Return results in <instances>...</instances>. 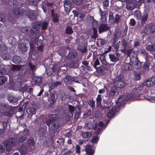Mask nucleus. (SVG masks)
<instances>
[{
	"label": "nucleus",
	"instance_id": "f257e3e1",
	"mask_svg": "<svg viewBox=\"0 0 155 155\" xmlns=\"http://www.w3.org/2000/svg\"><path fill=\"white\" fill-rule=\"evenodd\" d=\"M17 143V139L12 137L9 138L4 142L6 150L8 151H10L12 149V147L15 146Z\"/></svg>",
	"mask_w": 155,
	"mask_h": 155
},
{
	"label": "nucleus",
	"instance_id": "f03ea898",
	"mask_svg": "<svg viewBox=\"0 0 155 155\" xmlns=\"http://www.w3.org/2000/svg\"><path fill=\"white\" fill-rule=\"evenodd\" d=\"M119 77L121 79H122L123 78V77L122 75H119L116 78V80L114 81L113 85L119 88H122L124 86L125 84L123 80L120 81V80H119Z\"/></svg>",
	"mask_w": 155,
	"mask_h": 155
},
{
	"label": "nucleus",
	"instance_id": "7ed1b4c3",
	"mask_svg": "<svg viewBox=\"0 0 155 155\" xmlns=\"http://www.w3.org/2000/svg\"><path fill=\"white\" fill-rule=\"evenodd\" d=\"M137 3L138 2L136 0H127L126 8L129 10H132L136 7Z\"/></svg>",
	"mask_w": 155,
	"mask_h": 155
},
{
	"label": "nucleus",
	"instance_id": "20e7f679",
	"mask_svg": "<svg viewBox=\"0 0 155 155\" xmlns=\"http://www.w3.org/2000/svg\"><path fill=\"white\" fill-rule=\"evenodd\" d=\"M155 84V76L147 80L143 84V86H146L148 87H151Z\"/></svg>",
	"mask_w": 155,
	"mask_h": 155
},
{
	"label": "nucleus",
	"instance_id": "39448f33",
	"mask_svg": "<svg viewBox=\"0 0 155 155\" xmlns=\"http://www.w3.org/2000/svg\"><path fill=\"white\" fill-rule=\"evenodd\" d=\"M119 109L116 107H114L107 114V116L108 118H112L114 115L115 113L119 111Z\"/></svg>",
	"mask_w": 155,
	"mask_h": 155
},
{
	"label": "nucleus",
	"instance_id": "423d86ee",
	"mask_svg": "<svg viewBox=\"0 0 155 155\" xmlns=\"http://www.w3.org/2000/svg\"><path fill=\"white\" fill-rule=\"evenodd\" d=\"M74 80V78L71 77V76L68 75L64 78V81L66 85H68L71 84Z\"/></svg>",
	"mask_w": 155,
	"mask_h": 155
},
{
	"label": "nucleus",
	"instance_id": "0eeeda50",
	"mask_svg": "<svg viewBox=\"0 0 155 155\" xmlns=\"http://www.w3.org/2000/svg\"><path fill=\"white\" fill-rule=\"evenodd\" d=\"M144 31L147 34L153 32L155 31V25H152L146 27Z\"/></svg>",
	"mask_w": 155,
	"mask_h": 155
},
{
	"label": "nucleus",
	"instance_id": "6e6552de",
	"mask_svg": "<svg viewBox=\"0 0 155 155\" xmlns=\"http://www.w3.org/2000/svg\"><path fill=\"white\" fill-rule=\"evenodd\" d=\"M117 89L114 85L110 89L108 93L109 95L112 97H115L117 94Z\"/></svg>",
	"mask_w": 155,
	"mask_h": 155
},
{
	"label": "nucleus",
	"instance_id": "1a4fd4ad",
	"mask_svg": "<svg viewBox=\"0 0 155 155\" xmlns=\"http://www.w3.org/2000/svg\"><path fill=\"white\" fill-rule=\"evenodd\" d=\"M109 27L106 24H102L100 25L98 29L99 33L100 34L102 32L106 31L108 30Z\"/></svg>",
	"mask_w": 155,
	"mask_h": 155
},
{
	"label": "nucleus",
	"instance_id": "9d476101",
	"mask_svg": "<svg viewBox=\"0 0 155 155\" xmlns=\"http://www.w3.org/2000/svg\"><path fill=\"white\" fill-rule=\"evenodd\" d=\"M85 150L86 153L88 155H93L94 151L92 149V146L90 145H87L85 147Z\"/></svg>",
	"mask_w": 155,
	"mask_h": 155
},
{
	"label": "nucleus",
	"instance_id": "9b49d317",
	"mask_svg": "<svg viewBox=\"0 0 155 155\" xmlns=\"http://www.w3.org/2000/svg\"><path fill=\"white\" fill-rule=\"evenodd\" d=\"M132 63L134 65V67L137 69H139L141 67L140 62L137 58H134L132 61Z\"/></svg>",
	"mask_w": 155,
	"mask_h": 155
},
{
	"label": "nucleus",
	"instance_id": "f8f14e48",
	"mask_svg": "<svg viewBox=\"0 0 155 155\" xmlns=\"http://www.w3.org/2000/svg\"><path fill=\"white\" fill-rule=\"evenodd\" d=\"M73 12L74 14V16L79 17V20L80 21L82 20L84 17V14L81 13H78L77 11L73 10Z\"/></svg>",
	"mask_w": 155,
	"mask_h": 155
},
{
	"label": "nucleus",
	"instance_id": "ddd939ff",
	"mask_svg": "<svg viewBox=\"0 0 155 155\" xmlns=\"http://www.w3.org/2000/svg\"><path fill=\"white\" fill-rule=\"evenodd\" d=\"M132 68V65L129 63H124L122 66V70L124 71L131 70Z\"/></svg>",
	"mask_w": 155,
	"mask_h": 155
},
{
	"label": "nucleus",
	"instance_id": "4468645a",
	"mask_svg": "<svg viewBox=\"0 0 155 155\" xmlns=\"http://www.w3.org/2000/svg\"><path fill=\"white\" fill-rule=\"evenodd\" d=\"M120 35L121 32L120 31H115L114 35V37L113 39L114 43H116L118 39L120 38Z\"/></svg>",
	"mask_w": 155,
	"mask_h": 155
},
{
	"label": "nucleus",
	"instance_id": "2eb2a0df",
	"mask_svg": "<svg viewBox=\"0 0 155 155\" xmlns=\"http://www.w3.org/2000/svg\"><path fill=\"white\" fill-rule=\"evenodd\" d=\"M148 16V12L146 11L144 12L143 13V16L141 17L140 18L142 23H144L145 21L147 20Z\"/></svg>",
	"mask_w": 155,
	"mask_h": 155
},
{
	"label": "nucleus",
	"instance_id": "dca6fc26",
	"mask_svg": "<svg viewBox=\"0 0 155 155\" xmlns=\"http://www.w3.org/2000/svg\"><path fill=\"white\" fill-rule=\"evenodd\" d=\"M18 48L20 50L23 52H25L27 49V47L26 46L25 44L24 43L19 44L18 45Z\"/></svg>",
	"mask_w": 155,
	"mask_h": 155
},
{
	"label": "nucleus",
	"instance_id": "f3484780",
	"mask_svg": "<svg viewBox=\"0 0 155 155\" xmlns=\"http://www.w3.org/2000/svg\"><path fill=\"white\" fill-rule=\"evenodd\" d=\"M104 124L103 122L100 121L99 122L98 125L97 126V134H98L102 130L104 127Z\"/></svg>",
	"mask_w": 155,
	"mask_h": 155
},
{
	"label": "nucleus",
	"instance_id": "a211bd4d",
	"mask_svg": "<svg viewBox=\"0 0 155 155\" xmlns=\"http://www.w3.org/2000/svg\"><path fill=\"white\" fill-rule=\"evenodd\" d=\"M100 12L101 15V19L103 22H105L106 20V15H107V13L104 11L102 12L101 11V9H100Z\"/></svg>",
	"mask_w": 155,
	"mask_h": 155
},
{
	"label": "nucleus",
	"instance_id": "6ab92c4d",
	"mask_svg": "<svg viewBox=\"0 0 155 155\" xmlns=\"http://www.w3.org/2000/svg\"><path fill=\"white\" fill-rule=\"evenodd\" d=\"M36 112L35 109L33 107H30L27 110V112L29 114H35Z\"/></svg>",
	"mask_w": 155,
	"mask_h": 155
},
{
	"label": "nucleus",
	"instance_id": "aec40b11",
	"mask_svg": "<svg viewBox=\"0 0 155 155\" xmlns=\"http://www.w3.org/2000/svg\"><path fill=\"white\" fill-rule=\"evenodd\" d=\"M130 48H128V47H127L122 49V51L124 53L127 54L128 56H129L131 54L132 51V49Z\"/></svg>",
	"mask_w": 155,
	"mask_h": 155
},
{
	"label": "nucleus",
	"instance_id": "412c9836",
	"mask_svg": "<svg viewBox=\"0 0 155 155\" xmlns=\"http://www.w3.org/2000/svg\"><path fill=\"white\" fill-rule=\"evenodd\" d=\"M59 127V126L58 124H53L51 126L50 130V133H51L52 131H54L57 129H58Z\"/></svg>",
	"mask_w": 155,
	"mask_h": 155
},
{
	"label": "nucleus",
	"instance_id": "4be33fe9",
	"mask_svg": "<svg viewBox=\"0 0 155 155\" xmlns=\"http://www.w3.org/2000/svg\"><path fill=\"white\" fill-rule=\"evenodd\" d=\"M33 80L35 82L38 84L41 83V77L39 76H35L34 77Z\"/></svg>",
	"mask_w": 155,
	"mask_h": 155
},
{
	"label": "nucleus",
	"instance_id": "5701e85b",
	"mask_svg": "<svg viewBox=\"0 0 155 155\" xmlns=\"http://www.w3.org/2000/svg\"><path fill=\"white\" fill-rule=\"evenodd\" d=\"M61 84V83L59 81L55 82L51 85L50 86V89H53L54 88L57 87V86Z\"/></svg>",
	"mask_w": 155,
	"mask_h": 155
},
{
	"label": "nucleus",
	"instance_id": "b1692460",
	"mask_svg": "<svg viewBox=\"0 0 155 155\" xmlns=\"http://www.w3.org/2000/svg\"><path fill=\"white\" fill-rule=\"evenodd\" d=\"M146 49L147 50L150 51L155 50V45H150L147 46Z\"/></svg>",
	"mask_w": 155,
	"mask_h": 155
},
{
	"label": "nucleus",
	"instance_id": "393cba45",
	"mask_svg": "<svg viewBox=\"0 0 155 155\" xmlns=\"http://www.w3.org/2000/svg\"><path fill=\"white\" fill-rule=\"evenodd\" d=\"M109 57L111 61L112 62H115L118 60V57H116L115 55L113 54H110Z\"/></svg>",
	"mask_w": 155,
	"mask_h": 155
},
{
	"label": "nucleus",
	"instance_id": "a878e982",
	"mask_svg": "<svg viewBox=\"0 0 155 155\" xmlns=\"http://www.w3.org/2000/svg\"><path fill=\"white\" fill-rule=\"evenodd\" d=\"M81 135L84 138H87L91 136V133L87 132H83L81 133Z\"/></svg>",
	"mask_w": 155,
	"mask_h": 155
},
{
	"label": "nucleus",
	"instance_id": "bb28decb",
	"mask_svg": "<svg viewBox=\"0 0 155 155\" xmlns=\"http://www.w3.org/2000/svg\"><path fill=\"white\" fill-rule=\"evenodd\" d=\"M19 7L18 6H17L16 8L13 10V12L15 15H18L22 14V12H21L19 11Z\"/></svg>",
	"mask_w": 155,
	"mask_h": 155
},
{
	"label": "nucleus",
	"instance_id": "cd10ccee",
	"mask_svg": "<svg viewBox=\"0 0 155 155\" xmlns=\"http://www.w3.org/2000/svg\"><path fill=\"white\" fill-rule=\"evenodd\" d=\"M21 65H13L12 69L14 71H19L21 68Z\"/></svg>",
	"mask_w": 155,
	"mask_h": 155
},
{
	"label": "nucleus",
	"instance_id": "c85d7f7f",
	"mask_svg": "<svg viewBox=\"0 0 155 155\" xmlns=\"http://www.w3.org/2000/svg\"><path fill=\"white\" fill-rule=\"evenodd\" d=\"M13 62L15 63H18L21 61V58L18 56H15L13 58Z\"/></svg>",
	"mask_w": 155,
	"mask_h": 155
},
{
	"label": "nucleus",
	"instance_id": "c756f323",
	"mask_svg": "<svg viewBox=\"0 0 155 155\" xmlns=\"http://www.w3.org/2000/svg\"><path fill=\"white\" fill-rule=\"evenodd\" d=\"M141 15L140 12L138 10L134 11V16L136 17L138 19H140Z\"/></svg>",
	"mask_w": 155,
	"mask_h": 155
},
{
	"label": "nucleus",
	"instance_id": "7c9ffc66",
	"mask_svg": "<svg viewBox=\"0 0 155 155\" xmlns=\"http://www.w3.org/2000/svg\"><path fill=\"white\" fill-rule=\"evenodd\" d=\"M9 102L11 103H16L17 100V98L14 97H10L8 98Z\"/></svg>",
	"mask_w": 155,
	"mask_h": 155
},
{
	"label": "nucleus",
	"instance_id": "2f4dec72",
	"mask_svg": "<svg viewBox=\"0 0 155 155\" xmlns=\"http://www.w3.org/2000/svg\"><path fill=\"white\" fill-rule=\"evenodd\" d=\"M7 80V78L4 76L0 77V85L3 84Z\"/></svg>",
	"mask_w": 155,
	"mask_h": 155
},
{
	"label": "nucleus",
	"instance_id": "473e14b6",
	"mask_svg": "<svg viewBox=\"0 0 155 155\" xmlns=\"http://www.w3.org/2000/svg\"><path fill=\"white\" fill-rule=\"evenodd\" d=\"M2 57L4 60H8L10 58V55L9 54L6 53L2 55Z\"/></svg>",
	"mask_w": 155,
	"mask_h": 155
},
{
	"label": "nucleus",
	"instance_id": "72a5a7b5",
	"mask_svg": "<svg viewBox=\"0 0 155 155\" xmlns=\"http://www.w3.org/2000/svg\"><path fill=\"white\" fill-rule=\"evenodd\" d=\"M101 95L100 94L98 95L97 97V105H100L101 104Z\"/></svg>",
	"mask_w": 155,
	"mask_h": 155
},
{
	"label": "nucleus",
	"instance_id": "f704fd0d",
	"mask_svg": "<svg viewBox=\"0 0 155 155\" xmlns=\"http://www.w3.org/2000/svg\"><path fill=\"white\" fill-rule=\"evenodd\" d=\"M73 32L72 28L70 27H68L66 29V33L67 34H71Z\"/></svg>",
	"mask_w": 155,
	"mask_h": 155
},
{
	"label": "nucleus",
	"instance_id": "c9c22d12",
	"mask_svg": "<svg viewBox=\"0 0 155 155\" xmlns=\"http://www.w3.org/2000/svg\"><path fill=\"white\" fill-rule=\"evenodd\" d=\"M64 6L66 7H71V3L70 1L69 0H65L64 2Z\"/></svg>",
	"mask_w": 155,
	"mask_h": 155
},
{
	"label": "nucleus",
	"instance_id": "e433bc0d",
	"mask_svg": "<svg viewBox=\"0 0 155 155\" xmlns=\"http://www.w3.org/2000/svg\"><path fill=\"white\" fill-rule=\"evenodd\" d=\"M51 16L53 17L52 19L54 21L57 22L58 21L59 16L57 15L54 14Z\"/></svg>",
	"mask_w": 155,
	"mask_h": 155
},
{
	"label": "nucleus",
	"instance_id": "4c0bfd02",
	"mask_svg": "<svg viewBox=\"0 0 155 155\" xmlns=\"http://www.w3.org/2000/svg\"><path fill=\"white\" fill-rule=\"evenodd\" d=\"M28 143L30 146H33L35 144L34 141L32 138H30L28 140Z\"/></svg>",
	"mask_w": 155,
	"mask_h": 155
},
{
	"label": "nucleus",
	"instance_id": "58836bf2",
	"mask_svg": "<svg viewBox=\"0 0 155 155\" xmlns=\"http://www.w3.org/2000/svg\"><path fill=\"white\" fill-rule=\"evenodd\" d=\"M72 2L74 4L78 5L82 4V0H72Z\"/></svg>",
	"mask_w": 155,
	"mask_h": 155
},
{
	"label": "nucleus",
	"instance_id": "ea45409f",
	"mask_svg": "<svg viewBox=\"0 0 155 155\" xmlns=\"http://www.w3.org/2000/svg\"><path fill=\"white\" fill-rule=\"evenodd\" d=\"M123 98H122V100H120V101H118V104H116V106L115 107L117 108L118 109V107L121 106L124 103V100H123Z\"/></svg>",
	"mask_w": 155,
	"mask_h": 155
},
{
	"label": "nucleus",
	"instance_id": "a19ab883",
	"mask_svg": "<svg viewBox=\"0 0 155 155\" xmlns=\"http://www.w3.org/2000/svg\"><path fill=\"white\" fill-rule=\"evenodd\" d=\"M88 104L92 108H93L95 107V101L93 100H90L88 102Z\"/></svg>",
	"mask_w": 155,
	"mask_h": 155
},
{
	"label": "nucleus",
	"instance_id": "79ce46f5",
	"mask_svg": "<svg viewBox=\"0 0 155 155\" xmlns=\"http://www.w3.org/2000/svg\"><path fill=\"white\" fill-rule=\"evenodd\" d=\"M120 19V16L118 15H116L114 18V22L116 23H118Z\"/></svg>",
	"mask_w": 155,
	"mask_h": 155
},
{
	"label": "nucleus",
	"instance_id": "37998d69",
	"mask_svg": "<svg viewBox=\"0 0 155 155\" xmlns=\"http://www.w3.org/2000/svg\"><path fill=\"white\" fill-rule=\"evenodd\" d=\"M54 120V119L52 117L47 120L46 121V124L48 126L52 123Z\"/></svg>",
	"mask_w": 155,
	"mask_h": 155
},
{
	"label": "nucleus",
	"instance_id": "c03bdc74",
	"mask_svg": "<svg viewBox=\"0 0 155 155\" xmlns=\"http://www.w3.org/2000/svg\"><path fill=\"white\" fill-rule=\"evenodd\" d=\"M135 78L136 80H139L140 79V74L139 73L134 72Z\"/></svg>",
	"mask_w": 155,
	"mask_h": 155
},
{
	"label": "nucleus",
	"instance_id": "a18cd8bd",
	"mask_svg": "<svg viewBox=\"0 0 155 155\" xmlns=\"http://www.w3.org/2000/svg\"><path fill=\"white\" fill-rule=\"evenodd\" d=\"M29 28L28 27H23L21 28V30L23 33H26L28 31Z\"/></svg>",
	"mask_w": 155,
	"mask_h": 155
},
{
	"label": "nucleus",
	"instance_id": "49530a36",
	"mask_svg": "<svg viewBox=\"0 0 155 155\" xmlns=\"http://www.w3.org/2000/svg\"><path fill=\"white\" fill-rule=\"evenodd\" d=\"M68 56L71 58H75L77 56V54L75 52L70 53L69 54Z\"/></svg>",
	"mask_w": 155,
	"mask_h": 155
},
{
	"label": "nucleus",
	"instance_id": "de8ad7c7",
	"mask_svg": "<svg viewBox=\"0 0 155 155\" xmlns=\"http://www.w3.org/2000/svg\"><path fill=\"white\" fill-rule=\"evenodd\" d=\"M69 111L71 113H72L74 110V107L72 105H68Z\"/></svg>",
	"mask_w": 155,
	"mask_h": 155
},
{
	"label": "nucleus",
	"instance_id": "09e8293b",
	"mask_svg": "<svg viewBox=\"0 0 155 155\" xmlns=\"http://www.w3.org/2000/svg\"><path fill=\"white\" fill-rule=\"evenodd\" d=\"M26 138L27 137H24L22 136L19 138L18 141L19 142H22L24 141L26 139Z\"/></svg>",
	"mask_w": 155,
	"mask_h": 155
},
{
	"label": "nucleus",
	"instance_id": "8fccbe9b",
	"mask_svg": "<svg viewBox=\"0 0 155 155\" xmlns=\"http://www.w3.org/2000/svg\"><path fill=\"white\" fill-rule=\"evenodd\" d=\"M28 129H25L22 133V136L24 137H27L28 134Z\"/></svg>",
	"mask_w": 155,
	"mask_h": 155
},
{
	"label": "nucleus",
	"instance_id": "3c124183",
	"mask_svg": "<svg viewBox=\"0 0 155 155\" xmlns=\"http://www.w3.org/2000/svg\"><path fill=\"white\" fill-rule=\"evenodd\" d=\"M98 140V138L97 137H93L91 142L93 143H96Z\"/></svg>",
	"mask_w": 155,
	"mask_h": 155
},
{
	"label": "nucleus",
	"instance_id": "603ef678",
	"mask_svg": "<svg viewBox=\"0 0 155 155\" xmlns=\"http://www.w3.org/2000/svg\"><path fill=\"white\" fill-rule=\"evenodd\" d=\"M150 65V64L148 62H146L144 65V68L145 69H148L149 68Z\"/></svg>",
	"mask_w": 155,
	"mask_h": 155
},
{
	"label": "nucleus",
	"instance_id": "864d4df0",
	"mask_svg": "<svg viewBox=\"0 0 155 155\" xmlns=\"http://www.w3.org/2000/svg\"><path fill=\"white\" fill-rule=\"evenodd\" d=\"M27 152V150L26 148H22L21 149L20 152L22 155H24Z\"/></svg>",
	"mask_w": 155,
	"mask_h": 155
},
{
	"label": "nucleus",
	"instance_id": "5fc2aeb1",
	"mask_svg": "<svg viewBox=\"0 0 155 155\" xmlns=\"http://www.w3.org/2000/svg\"><path fill=\"white\" fill-rule=\"evenodd\" d=\"M121 43L123 44L124 48L127 47V43L124 39H123L121 41Z\"/></svg>",
	"mask_w": 155,
	"mask_h": 155
},
{
	"label": "nucleus",
	"instance_id": "6e6d98bb",
	"mask_svg": "<svg viewBox=\"0 0 155 155\" xmlns=\"http://www.w3.org/2000/svg\"><path fill=\"white\" fill-rule=\"evenodd\" d=\"M48 25V24L47 22H44L43 23L42 28L43 29L45 30L47 28V26Z\"/></svg>",
	"mask_w": 155,
	"mask_h": 155
},
{
	"label": "nucleus",
	"instance_id": "4d7b16f0",
	"mask_svg": "<svg viewBox=\"0 0 155 155\" xmlns=\"http://www.w3.org/2000/svg\"><path fill=\"white\" fill-rule=\"evenodd\" d=\"M126 96V100H127L133 97L134 96V94L132 93H130L127 94Z\"/></svg>",
	"mask_w": 155,
	"mask_h": 155
},
{
	"label": "nucleus",
	"instance_id": "13d9d810",
	"mask_svg": "<svg viewBox=\"0 0 155 155\" xmlns=\"http://www.w3.org/2000/svg\"><path fill=\"white\" fill-rule=\"evenodd\" d=\"M6 108V106L5 104H0V109L1 110H5Z\"/></svg>",
	"mask_w": 155,
	"mask_h": 155
},
{
	"label": "nucleus",
	"instance_id": "bf43d9fd",
	"mask_svg": "<svg viewBox=\"0 0 155 155\" xmlns=\"http://www.w3.org/2000/svg\"><path fill=\"white\" fill-rule=\"evenodd\" d=\"M5 147L4 146L0 145V153L3 152L5 150Z\"/></svg>",
	"mask_w": 155,
	"mask_h": 155
},
{
	"label": "nucleus",
	"instance_id": "052dcab7",
	"mask_svg": "<svg viewBox=\"0 0 155 155\" xmlns=\"http://www.w3.org/2000/svg\"><path fill=\"white\" fill-rule=\"evenodd\" d=\"M109 2L108 0H105L103 2V5L105 7H107L109 5Z\"/></svg>",
	"mask_w": 155,
	"mask_h": 155
},
{
	"label": "nucleus",
	"instance_id": "680f3d73",
	"mask_svg": "<svg viewBox=\"0 0 155 155\" xmlns=\"http://www.w3.org/2000/svg\"><path fill=\"white\" fill-rule=\"evenodd\" d=\"M63 155H74L73 152L71 150H69L64 153Z\"/></svg>",
	"mask_w": 155,
	"mask_h": 155
},
{
	"label": "nucleus",
	"instance_id": "e2e57ef3",
	"mask_svg": "<svg viewBox=\"0 0 155 155\" xmlns=\"http://www.w3.org/2000/svg\"><path fill=\"white\" fill-rule=\"evenodd\" d=\"M99 64H100L99 62L98 61V59H96V60L95 61V64H94V68H96V66L97 65H99Z\"/></svg>",
	"mask_w": 155,
	"mask_h": 155
},
{
	"label": "nucleus",
	"instance_id": "0e129e2a",
	"mask_svg": "<svg viewBox=\"0 0 155 155\" xmlns=\"http://www.w3.org/2000/svg\"><path fill=\"white\" fill-rule=\"evenodd\" d=\"M135 20L133 19H131L130 20V24L132 26H133L135 25Z\"/></svg>",
	"mask_w": 155,
	"mask_h": 155
},
{
	"label": "nucleus",
	"instance_id": "69168bd1",
	"mask_svg": "<svg viewBox=\"0 0 155 155\" xmlns=\"http://www.w3.org/2000/svg\"><path fill=\"white\" fill-rule=\"evenodd\" d=\"M70 7H71L64 6L65 11L67 13H68L69 12Z\"/></svg>",
	"mask_w": 155,
	"mask_h": 155
},
{
	"label": "nucleus",
	"instance_id": "338daca9",
	"mask_svg": "<svg viewBox=\"0 0 155 155\" xmlns=\"http://www.w3.org/2000/svg\"><path fill=\"white\" fill-rule=\"evenodd\" d=\"M76 152L78 153H79L80 152V146L78 145L76 146Z\"/></svg>",
	"mask_w": 155,
	"mask_h": 155
},
{
	"label": "nucleus",
	"instance_id": "774afa93",
	"mask_svg": "<svg viewBox=\"0 0 155 155\" xmlns=\"http://www.w3.org/2000/svg\"><path fill=\"white\" fill-rule=\"evenodd\" d=\"M32 13V15L31 14L29 15V16L30 18L31 19H33L35 18V14L34 13V12H31Z\"/></svg>",
	"mask_w": 155,
	"mask_h": 155
}]
</instances>
